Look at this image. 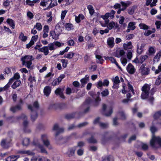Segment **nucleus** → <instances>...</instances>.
<instances>
[{
	"instance_id": "nucleus-1",
	"label": "nucleus",
	"mask_w": 161,
	"mask_h": 161,
	"mask_svg": "<svg viewBox=\"0 0 161 161\" xmlns=\"http://www.w3.org/2000/svg\"><path fill=\"white\" fill-rule=\"evenodd\" d=\"M150 130L152 133V136L150 141V144L154 148H157L161 147V138L159 136H156L154 133L157 130V129L153 126H151Z\"/></svg>"
},
{
	"instance_id": "nucleus-2",
	"label": "nucleus",
	"mask_w": 161,
	"mask_h": 161,
	"mask_svg": "<svg viewBox=\"0 0 161 161\" xmlns=\"http://www.w3.org/2000/svg\"><path fill=\"white\" fill-rule=\"evenodd\" d=\"M150 88V86L149 85L145 84L142 88L141 97L142 99L147 98L150 102H152L153 100V97L152 95L150 97L149 96Z\"/></svg>"
},
{
	"instance_id": "nucleus-3",
	"label": "nucleus",
	"mask_w": 161,
	"mask_h": 161,
	"mask_svg": "<svg viewBox=\"0 0 161 161\" xmlns=\"http://www.w3.org/2000/svg\"><path fill=\"white\" fill-rule=\"evenodd\" d=\"M61 23H58L55 26V30L54 31L50 32V36L53 39L55 40H57L59 36L62 31L61 26Z\"/></svg>"
},
{
	"instance_id": "nucleus-4",
	"label": "nucleus",
	"mask_w": 161,
	"mask_h": 161,
	"mask_svg": "<svg viewBox=\"0 0 161 161\" xmlns=\"http://www.w3.org/2000/svg\"><path fill=\"white\" fill-rule=\"evenodd\" d=\"M39 105L37 101L35 102L32 106L31 105L28 106V108L32 111L31 119L32 121H34L37 118V114L36 112L38 108Z\"/></svg>"
},
{
	"instance_id": "nucleus-5",
	"label": "nucleus",
	"mask_w": 161,
	"mask_h": 161,
	"mask_svg": "<svg viewBox=\"0 0 161 161\" xmlns=\"http://www.w3.org/2000/svg\"><path fill=\"white\" fill-rule=\"evenodd\" d=\"M34 59L32 56L27 55L22 57L21 60L23 65H25L28 68H30L32 64V60H33Z\"/></svg>"
},
{
	"instance_id": "nucleus-6",
	"label": "nucleus",
	"mask_w": 161,
	"mask_h": 161,
	"mask_svg": "<svg viewBox=\"0 0 161 161\" xmlns=\"http://www.w3.org/2000/svg\"><path fill=\"white\" fill-rule=\"evenodd\" d=\"M115 13V11L112 10L109 13H106L104 15H101V17L105 20V24H107L109 23V20L108 18L109 17L110 19H113Z\"/></svg>"
},
{
	"instance_id": "nucleus-7",
	"label": "nucleus",
	"mask_w": 161,
	"mask_h": 161,
	"mask_svg": "<svg viewBox=\"0 0 161 161\" xmlns=\"http://www.w3.org/2000/svg\"><path fill=\"white\" fill-rule=\"evenodd\" d=\"M41 139L44 145L49 149L52 148V147L51 146L50 142L48 139V136L47 134H43L41 136Z\"/></svg>"
},
{
	"instance_id": "nucleus-8",
	"label": "nucleus",
	"mask_w": 161,
	"mask_h": 161,
	"mask_svg": "<svg viewBox=\"0 0 161 161\" xmlns=\"http://www.w3.org/2000/svg\"><path fill=\"white\" fill-rule=\"evenodd\" d=\"M103 114L106 116L110 115L113 112L112 107H107L105 104H103L102 108Z\"/></svg>"
},
{
	"instance_id": "nucleus-9",
	"label": "nucleus",
	"mask_w": 161,
	"mask_h": 161,
	"mask_svg": "<svg viewBox=\"0 0 161 161\" xmlns=\"http://www.w3.org/2000/svg\"><path fill=\"white\" fill-rule=\"evenodd\" d=\"M20 78V75L18 73H15L13 77L9 79V82L5 86V88H8L11 85V84L14 81V80H17Z\"/></svg>"
},
{
	"instance_id": "nucleus-10",
	"label": "nucleus",
	"mask_w": 161,
	"mask_h": 161,
	"mask_svg": "<svg viewBox=\"0 0 161 161\" xmlns=\"http://www.w3.org/2000/svg\"><path fill=\"white\" fill-rule=\"evenodd\" d=\"M33 144L36 146V147L40 149L42 153H45L46 154H47V152L44 146L40 144L38 140H35L33 142Z\"/></svg>"
},
{
	"instance_id": "nucleus-11",
	"label": "nucleus",
	"mask_w": 161,
	"mask_h": 161,
	"mask_svg": "<svg viewBox=\"0 0 161 161\" xmlns=\"http://www.w3.org/2000/svg\"><path fill=\"white\" fill-rule=\"evenodd\" d=\"M146 65V64H143L140 67V71L142 75H148L149 73V69Z\"/></svg>"
},
{
	"instance_id": "nucleus-12",
	"label": "nucleus",
	"mask_w": 161,
	"mask_h": 161,
	"mask_svg": "<svg viewBox=\"0 0 161 161\" xmlns=\"http://www.w3.org/2000/svg\"><path fill=\"white\" fill-rule=\"evenodd\" d=\"M11 139L10 138H7L3 139L1 143V145L4 148H7L10 146V143Z\"/></svg>"
},
{
	"instance_id": "nucleus-13",
	"label": "nucleus",
	"mask_w": 161,
	"mask_h": 161,
	"mask_svg": "<svg viewBox=\"0 0 161 161\" xmlns=\"http://www.w3.org/2000/svg\"><path fill=\"white\" fill-rule=\"evenodd\" d=\"M91 103V99L88 98L86 100L81 106L82 108L84 110V112H87L89 109V105Z\"/></svg>"
},
{
	"instance_id": "nucleus-14",
	"label": "nucleus",
	"mask_w": 161,
	"mask_h": 161,
	"mask_svg": "<svg viewBox=\"0 0 161 161\" xmlns=\"http://www.w3.org/2000/svg\"><path fill=\"white\" fill-rule=\"evenodd\" d=\"M109 84V81L107 80H104L103 82L100 80L97 82V86L98 88L101 89L103 86H108Z\"/></svg>"
},
{
	"instance_id": "nucleus-15",
	"label": "nucleus",
	"mask_w": 161,
	"mask_h": 161,
	"mask_svg": "<svg viewBox=\"0 0 161 161\" xmlns=\"http://www.w3.org/2000/svg\"><path fill=\"white\" fill-rule=\"evenodd\" d=\"M53 130L54 131H57V132L55 134V136H57L58 135L61 133L63 132L64 131V129L63 128H60L57 124H55L53 128Z\"/></svg>"
},
{
	"instance_id": "nucleus-16",
	"label": "nucleus",
	"mask_w": 161,
	"mask_h": 161,
	"mask_svg": "<svg viewBox=\"0 0 161 161\" xmlns=\"http://www.w3.org/2000/svg\"><path fill=\"white\" fill-rule=\"evenodd\" d=\"M100 119L99 118H97L94 121V124H98L101 127L103 128L107 127L108 126V124L100 122L99 121Z\"/></svg>"
},
{
	"instance_id": "nucleus-17",
	"label": "nucleus",
	"mask_w": 161,
	"mask_h": 161,
	"mask_svg": "<svg viewBox=\"0 0 161 161\" xmlns=\"http://www.w3.org/2000/svg\"><path fill=\"white\" fill-rule=\"evenodd\" d=\"M127 72L130 74H133L135 71L134 67L130 63L126 67Z\"/></svg>"
},
{
	"instance_id": "nucleus-18",
	"label": "nucleus",
	"mask_w": 161,
	"mask_h": 161,
	"mask_svg": "<svg viewBox=\"0 0 161 161\" xmlns=\"http://www.w3.org/2000/svg\"><path fill=\"white\" fill-rule=\"evenodd\" d=\"M79 56V54L78 53H73L72 52H69L68 53L64 55V57L65 58L71 59L74 56L76 57V56Z\"/></svg>"
},
{
	"instance_id": "nucleus-19",
	"label": "nucleus",
	"mask_w": 161,
	"mask_h": 161,
	"mask_svg": "<svg viewBox=\"0 0 161 161\" xmlns=\"http://www.w3.org/2000/svg\"><path fill=\"white\" fill-rule=\"evenodd\" d=\"M63 90L61 88H58L55 91V94L57 95H58L62 98L64 99L65 98L63 92Z\"/></svg>"
},
{
	"instance_id": "nucleus-20",
	"label": "nucleus",
	"mask_w": 161,
	"mask_h": 161,
	"mask_svg": "<svg viewBox=\"0 0 161 161\" xmlns=\"http://www.w3.org/2000/svg\"><path fill=\"white\" fill-rule=\"evenodd\" d=\"M51 87L49 86H45L43 90L44 95L46 97H48L51 92Z\"/></svg>"
},
{
	"instance_id": "nucleus-21",
	"label": "nucleus",
	"mask_w": 161,
	"mask_h": 161,
	"mask_svg": "<svg viewBox=\"0 0 161 161\" xmlns=\"http://www.w3.org/2000/svg\"><path fill=\"white\" fill-rule=\"evenodd\" d=\"M114 38L113 37H110L108 38L107 40L108 45L110 48L113 47L114 45Z\"/></svg>"
},
{
	"instance_id": "nucleus-22",
	"label": "nucleus",
	"mask_w": 161,
	"mask_h": 161,
	"mask_svg": "<svg viewBox=\"0 0 161 161\" xmlns=\"http://www.w3.org/2000/svg\"><path fill=\"white\" fill-rule=\"evenodd\" d=\"M94 93L93 92H92L91 95L94 98H95V97H96L95 99L93 104L94 106H97L100 101L101 99L99 98V97H98L96 95H94Z\"/></svg>"
},
{
	"instance_id": "nucleus-23",
	"label": "nucleus",
	"mask_w": 161,
	"mask_h": 161,
	"mask_svg": "<svg viewBox=\"0 0 161 161\" xmlns=\"http://www.w3.org/2000/svg\"><path fill=\"white\" fill-rule=\"evenodd\" d=\"M123 46L125 50L132 49L133 47V46L130 42H129L126 43H124L123 44Z\"/></svg>"
},
{
	"instance_id": "nucleus-24",
	"label": "nucleus",
	"mask_w": 161,
	"mask_h": 161,
	"mask_svg": "<svg viewBox=\"0 0 161 161\" xmlns=\"http://www.w3.org/2000/svg\"><path fill=\"white\" fill-rule=\"evenodd\" d=\"M89 76L88 75H86L85 77L80 80L81 83V87H83L89 80Z\"/></svg>"
},
{
	"instance_id": "nucleus-25",
	"label": "nucleus",
	"mask_w": 161,
	"mask_h": 161,
	"mask_svg": "<svg viewBox=\"0 0 161 161\" xmlns=\"http://www.w3.org/2000/svg\"><path fill=\"white\" fill-rule=\"evenodd\" d=\"M105 59H109L112 63H114L120 69H121V67L119 66V64L116 62L115 58L113 57H106Z\"/></svg>"
},
{
	"instance_id": "nucleus-26",
	"label": "nucleus",
	"mask_w": 161,
	"mask_h": 161,
	"mask_svg": "<svg viewBox=\"0 0 161 161\" xmlns=\"http://www.w3.org/2000/svg\"><path fill=\"white\" fill-rule=\"evenodd\" d=\"M19 158V155H13L8 157L6 159V161H15Z\"/></svg>"
},
{
	"instance_id": "nucleus-27",
	"label": "nucleus",
	"mask_w": 161,
	"mask_h": 161,
	"mask_svg": "<svg viewBox=\"0 0 161 161\" xmlns=\"http://www.w3.org/2000/svg\"><path fill=\"white\" fill-rule=\"evenodd\" d=\"M40 52H43L45 55H47L49 53L48 47L47 46L38 49Z\"/></svg>"
},
{
	"instance_id": "nucleus-28",
	"label": "nucleus",
	"mask_w": 161,
	"mask_h": 161,
	"mask_svg": "<svg viewBox=\"0 0 161 161\" xmlns=\"http://www.w3.org/2000/svg\"><path fill=\"white\" fill-rule=\"evenodd\" d=\"M125 52L124 50L123 49L120 50L119 51H118L116 54L115 56L118 58L122 57H125Z\"/></svg>"
},
{
	"instance_id": "nucleus-29",
	"label": "nucleus",
	"mask_w": 161,
	"mask_h": 161,
	"mask_svg": "<svg viewBox=\"0 0 161 161\" xmlns=\"http://www.w3.org/2000/svg\"><path fill=\"white\" fill-rule=\"evenodd\" d=\"M145 46V44L144 43L141 44L140 46H139L138 44L137 45V52L139 54H141L143 52L144 47Z\"/></svg>"
},
{
	"instance_id": "nucleus-30",
	"label": "nucleus",
	"mask_w": 161,
	"mask_h": 161,
	"mask_svg": "<svg viewBox=\"0 0 161 161\" xmlns=\"http://www.w3.org/2000/svg\"><path fill=\"white\" fill-rule=\"evenodd\" d=\"M49 0H48L49 1ZM51 1V2L48 7L45 9H47L48 8H51L57 5V0H50Z\"/></svg>"
},
{
	"instance_id": "nucleus-31",
	"label": "nucleus",
	"mask_w": 161,
	"mask_h": 161,
	"mask_svg": "<svg viewBox=\"0 0 161 161\" xmlns=\"http://www.w3.org/2000/svg\"><path fill=\"white\" fill-rule=\"evenodd\" d=\"M161 56V52H159L157 53L155 56L153 58V62L154 63L158 62Z\"/></svg>"
},
{
	"instance_id": "nucleus-32",
	"label": "nucleus",
	"mask_w": 161,
	"mask_h": 161,
	"mask_svg": "<svg viewBox=\"0 0 161 161\" xmlns=\"http://www.w3.org/2000/svg\"><path fill=\"white\" fill-rule=\"evenodd\" d=\"M136 22H130L128 24L127 28H130L131 30H134L136 28Z\"/></svg>"
},
{
	"instance_id": "nucleus-33",
	"label": "nucleus",
	"mask_w": 161,
	"mask_h": 161,
	"mask_svg": "<svg viewBox=\"0 0 161 161\" xmlns=\"http://www.w3.org/2000/svg\"><path fill=\"white\" fill-rule=\"evenodd\" d=\"M21 83V81L19 80H16L12 85V87L13 89H15L18 87Z\"/></svg>"
},
{
	"instance_id": "nucleus-34",
	"label": "nucleus",
	"mask_w": 161,
	"mask_h": 161,
	"mask_svg": "<svg viewBox=\"0 0 161 161\" xmlns=\"http://www.w3.org/2000/svg\"><path fill=\"white\" fill-rule=\"evenodd\" d=\"M148 51V54L149 55L154 54L156 52L155 47H150Z\"/></svg>"
},
{
	"instance_id": "nucleus-35",
	"label": "nucleus",
	"mask_w": 161,
	"mask_h": 161,
	"mask_svg": "<svg viewBox=\"0 0 161 161\" xmlns=\"http://www.w3.org/2000/svg\"><path fill=\"white\" fill-rule=\"evenodd\" d=\"M96 61L97 63L102 64L103 63L104 60L102 57L99 55H96Z\"/></svg>"
},
{
	"instance_id": "nucleus-36",
	"label": "nucleus",
	"mask_w": 161,
	"mask_h": 161,
	"mask_svg": "<svg viewBox=\"0 0 161 161\" xmlns=\"http://www.w3.org/2000/svg\"><path fill=\"white\" fill-rule=\"evenodd\" d=\"M7 23L12 27L13 29L15 27V24L14 21L11 19H8L7 20Z\"/></svg>"
},
{
	"instance_id": "nucleus-37",
	"label": "nucleus",
	"mask_w": 161,
	"mask_h": 161,
	"mask_svg": "<svg viewBox=\"0 0 161 161\" xmlns=\"http://www.w3.org/2000/svg\"><path fill=\"white\" fill-rule=\"evenodd\" d=\"M21 108V106L19 105H17L15 107H12L10 108V110L13 113L19 110Z\"/></svg>"
},
{
	"instance_id": "nucleus-38",
	"label": "nucleus",
	"mask_w": 161,
	"mask_h": 161,
	"mask_svg": "<svg viewBox=\"0 0 161 161\" xmlns=\"http://www.w3.org/2000/svg\"><path fill=\"white\" fill-rule=\"evenodd\" d=\"M116 23L113 21H111L110 23H108V24H107V27L109 30L112 29L116 25ZM106 25V24H105Z\"/></svg>"
},
{
	"instance_id": "nucleus-39",
	"label": "nucleus",
	"mask_w": 161,
	"mask_h": 161,
	"mask_svg": "<svg viewBox=\"0 0 161 161\" xmlns=\"http://www.w3.org/2000/svg\"><path fill=\"white\" fill-rule=\"evenodd\" d=\"M120 3L123 7L126 8L130 5L131 3L129 1L126 2L121 1L120 2Z\"/></svg>"
},
{
	"instance_id": "nucleus-40",
	"label": "nucleus",
	"mask_w": 161,
	"mask_h": 161,
	"mask_svg": "<svg viewBox=\"0 0 161 161\" xmlns=\"http://www.w3.org/2000/svg\"><path fill=\"white\" fill-rule=\"evenodd\" d=\"M87 8L89 10L90 14L91 15H93L95 11L93 6L91 5H89L87 6Z\"/></svg>"
},
{
	"instance_id": "nucleus-41",
	"label": "nucleus",
	"mask_w": 161,
	"mask_h": 161,
	"mask_svg": "<svg viewBox=\"0 0 161 161\" xmlns=\"http://www.w3.org/2000/svg\"><path fill=\"white\" fill-rule=\"evenodd\" d=\"M19 38L23 42H25L27 39V37L24 36V34L22 33H20L19 36Z\"/></svg>"
},
{
	"instance_id": "nucleus-42",
	"label": "nucleus",
	"mask_w": 161,
	"mask_h": 161,
	"mask_svg": "<svg viewBox=\"0 0 161 161\" xmlns=\"http://www.w3.org/2000/svg\"><path fill=\"white\" fill-rule=\"evenodd\" d=\"M133 51L132 50H128L127 51V58L128 59L130 60L133 57Z\"/></svg>"
},
{
	"instance_id": "nucleus-43",
	"label": "nucleus",
	"mask_w": 161,
	"mask_h": 161,
	"mask_svg": "<svg viewBox=\"0 0 161 161\" xmlns=\"http://www.w3.org/2000/svg\"><path fill=\"white\" fill-rule=\"evenodd\" d=\"M30 143V139L28 138H25L22 141V144L24 146H27Z\"/></svg>"
},
{
	"instance_id": "nucleus-44",
	"label": "nucleus",
	"mask_w": 161,
	"mask_h": 161,
	"mask_svg": "<svg viewBox=\"0 0 161 161\" xmlns=\"http://www.w3.org/2000/svg\"><path fill=\"white\" fill-rule=\"evenodd\" d=\"M21 118L24 120L23 124V126L25 127H26L28 124V122L26 120L27 118L25 115L23 114L22 115Z\"/></svg>"
},
{
	"instance_id": "nucleus-45",
	"label": "nucleus",
	"mask_w": 161,
	"mask_h": 161,
	"mask_svg": "<svg viewBox=\"0 0 161 161\" xmlns=\"http://www.w3.org/2000/svg\"><path fill=\"white\" fill-rule=\"evenodd\" d=\"M161 116V110L155 112L153 115L154 118L155 119H157Z\"/></svg>"
},
{
	"instance_id": "nucleus-46",
	"label": "nucleus",
	"mask_w": 161,
	"mask_h": 161,
	"mask_svg": "<svg viewBox=\"0 0 161 161\" xmlns=\"http://www.w3.org/2000/svg\"><path fill=\"white\" fill-rule=\"evenodd\" d=\"M139 26L141 29L147 30L149 28L148 26L144 23L140 24Z\"/></svg>"
},
{
	"instance_id": "nucleus-47",
	"label": "nucleus",
	"mask_w": 161,
	"mask_h": 161,
	"mask_svg": "<svg viewBox=\"0 0 161 161\" xmlns=\"http://www.w3.org/2000/svg\"><path fill=\"white\" fill-rule=\"evenodd\" d=\"M155 28L152 29V30H147L144 33V35L146 36H148L152 33L155 32Z\"/></svg>"
},
{
	"instance_id": "nucleus-48",
	"label": "nucleus",
	"mask_w": 161,
	"mask_h": 161,
	"mask_svg": "<svg viewBox=\"0 0 161 161\" xmlns=\"http://www.w3.org/2000/svg\"><path fill=\"white\" fill-rule=\"evenodd\" d=\"M35 28L39 31L41 30L42 29V26L41 24L40 23H37L36 25L34 26V28Z\"/></svg>"
},
{
	"instance_id": "nucleus-49",
	"label": "nucleus",
	"mask_w": 161,
	"mask_h": 161,
	"mask_svg": "<svg viewBox=\"0 0 161 161\" xmlns=\"http://www.w3.org/2000/svg\"><path fill=\"white\" fill-rule=\"evenodd\" d=\"M120 61L122 64L124 66H125L127 63V59L125 57L121 58Z\"/></svg>"
},
{
	"instance_id": "nucleus-50",
	"label": "nucleus",
	"mask_w": 161,
	"mask_h": 161,
	"mask_svg": "<svg viewBox=\"0 0 161 161\" xmlns=\"http://www.w3.org/2000/svg\"><path fill=\"white\" fill-rule=\"evenodd\" d=\"M65 27L68 31L72 30L73 29V26L71 24L69 23L66 24L65 25Z\"/></svg>"
},
{
	"instance_id": "nucleus-51",
	"label": "nucleus",
	"mask_w": 161,
	"mask_h": 161,
	"mask_svg": "<svg viewBox=\"0 0 161 161\" xmlns=\"http://www.w3.org/2000/svg\"><path fill=\"white\" fill-rule=\"evenodd\" d=\"M148 58L147 55H142L140 57V60L141 61V64H142Z\"/></svg>"
},
{
	"instance_id": "nucleus-52",
	"label": "nucleus",
	"mask_w": 161,
	"mask_h": 161,
	"mask_svg": "<svg viewBox=\"0 0 161 161\" xmlns=\"http://www.w3.org/2000/svg\"><path fill=\"white\" fill-rule=\"evenodd\" d=\"M61 61L62 63L63 67L64 68H66L68 64V61L66 59H62Z\"/></svg>"
},
{
	"instance_id": "nucleus-53",
	"label": "nucleus",
	"mask_w": 161,
	"mask_h": 161,
	"mask_svg": "<svg viewBox=\"0 0 161 161\" xmlns=\"http://www.w3.org/2000/svg\"><path fill=\"white\" fill-rule=\"evenodd\" d=\"M75 150L72 148L70 149L67 153V154L69 157H71L75 153Z\"/></svg>"
},
{
	"instance_id": "nucleus-54",
	"label": "nucleus",
	"mask_w": 161,
	"mask_h": 161,
	"mask_svg": "<svg viewBox=\"0 0 161 161\" xmlns=\"http://www.w3.org/2000/svg\"><path fill=\"white\" fill-rule=\"evenodd\" d=\"M118 116H120L121 119H125V116L124 113L122 112H119L118 114Z\"/></svg>"
},
{
	"instance_id": "nucleus-55",
	"label": "nucleus",
	"mask_w": 161,
	"mask_h": 161,
	"mask_svg": "<svg viewBox=\"0 0 161 161\" xmlns=\"http://www.w3.org/2000/svg\"><path fill=\"white\" fill-rule=\"evenodd\" d=\"M67 12V10H64L62 11L61 15V19L63 20L64 19Z\"/></svg>"
},
{
	"instance_id": "nucleus-56",
	"label": "nucleus",
	"mask_w": 161,
	"mask_h": 161,
	"mask_svg": "<svg viewBox=\"0 0 161 161\" xmlns=\"http://www.w3.org/2000/svg\"><path fill=\"white\" fill-rule=\"evenodd\" d=\"M127 86L129 92H131L133 94H134V90L132 86L129 83H128Z\"/></svg>"
},
{
	"instance_id": "nucleus-57",
	"label": "nucleus",
	"mask_w": 161,
	"mask_h": 161,
	"mask_svg": "<svg viewBox=\"0 0 161 161\" xmlns=\"http://www.w3.org/2000/svg\"><path fill=\"white\" fill-rule=\"evenodd\" d=\"M113 81L114 84H118L120 82V80L118 76H116L113 79Z\"/></svg>"
},
{
	"instance_id": "nucleus-58",
	"label": "nucleus",
	"mask_w": 161,
	"mask_h": 161,
	"mask_svg": "<svg viewBox=\"0 0 161 161\" xmlns=\"http://www.w3.org/2000/svg\"><path fill=\"white\" fill-rule=\"evenodd\" d=\"M54 43H51L48 45V48L49 49L51 50H54L55 49V48L54 47Z\"/></svg>"
},
{
	"instance_id": "nucleus-59",
	"label": "nucleus",
	"mask_w": 161,
	"mask_h": 161,
	"mask_svg": "<svg viewBox=\"0 0 161 161\" xmlns=\"http://www.w3.org/2000/svg\"><path fill=\"white\" fill-rule=\"evenodd\" d=\"M161 82V75H159L156 80L155 84L159 85Z\"/></svg>"
},
{
	"instance_id": "nucleus-60",
	"label": "nucleus",
	"mask_w": 161,
	"mask_h": 161,
	"mask_svg": "<svg viewBox=\"0 0 161 161\" xmlns=\"http://www.w3.org/2000/svg\"><path fill=\"white\" fill-rule=\"evenodd\" d=\"M67 43L69 46H73L74 45L75 42L74 40L71 39L68 41Z\"/></svg>"
},
{
	"instance_id": "nucleus-61",
	"label": "nucleus",
	"mask_w": 161,
	"mask_h": 161,
	"mask_svg": "<svg viewBox=\"0 0 161 161\" xmlns=\"http://www.w3.org/2000/svg\"><path fill=\"white\" fill-rule=\"evenodd\" d=\"M112 160L109 156H106L102 158V161H112Z\"/></svg>"
},
{
	"instance_id": "nucleus-62",
	"label": "nucleus",
	"mask_w": 161,
	"mask_h": 161,
	"mask_svg": "<svg viewBox=\"0 0 161 161\" xmlns=\"http://www.w3.org/2000/svg\"><path fill=\"white\" fill-rule=\"evenodd\" d=\"M88 141L89 143H96L97 142L96 140L93 137H92L87 140Z\"/></svg>"
},
{
	"instance_id": "nucleus-63",
	"label": "nucleus",
	"mask_w": 161,
	"mask_h": 161,
	"mask_svg": "<svg viewBox=\"0 0 161 161\" xmlns=\"http://www.w3.org/2000/svg\"><path fill=\"white\" fill-rule=\"evenodd\" d=\"M133 63L137 64H141V61L137 57H136L132 61Z\"/></svg>"
},
{
	"instance_id": "nucleus-64",
	"label": "nucleus",
	"mask_w": 161,
	"mask_h": 161,
	"mask_svg": "<svg viewBox=\"0 0 161 161\" xmlns=\"http://www.w3.org/2000/svg\"><path fill=\"white\" fill-rule=\"evenodd\" d=\"M102 96L105 97L107 96L109 94L108 90L107 89H105L101 93Z\"/></svg>"
}]
</instances>
